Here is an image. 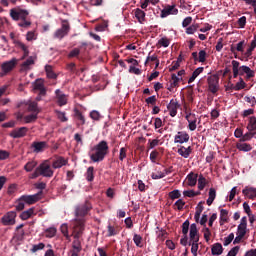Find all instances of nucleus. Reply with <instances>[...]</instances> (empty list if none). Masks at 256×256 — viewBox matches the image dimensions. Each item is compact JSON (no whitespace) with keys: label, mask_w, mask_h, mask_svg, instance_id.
Here are the masks:
<instances>
[{"label":"nucleus","mask_w":256,"mask_h":256,"mask_svg":"<svg viewBox=\"0 0 256 256\" xmlns=\"http://www.w3.org/2000/svg\"><path fill=\"white\" fill-rule=\"evenodd\" d=\"M189 243H199V230H197V224L192 223L190 225Z\"/></svg>","instance_id":"obj_16"},{"label":"nucleus","mask_w":256,"mask_h":256,"mask_svg":"<svg viewBox=\"0 0 256 256\" xmlns=\"http://www.w3.org/2000/svg\"><path fill=\"white\" fill-rule=\"evenodd\" d=\"M134 15H135L138 23H140V25H143V23H145V21H146L145 17L147 16V13H145L143 9L136 8L134 10Z\"/></svg>","instance_id":"obj_22"},{"label":"nucleus","mask_w":256,"mask_h":256,"mask_svg":"<svg viewBox=\"0 0 256 256\" xmlns=\"http://www.w3.org/2000/svg\"><path fill=\"white\" fill-rule=\"evenodd\" d=\"M35 215V207L29 208L28 210L23 211L20 214V219L22 221H27V219H31Z\"/></svg>","instance_id":"obj_27"},{"label":"nucleus","mask_w":256,"mask_h":256,"mask_svg":"<svg viewBox=\"0 0 256 256\" xmlns=\"http://www.w3.org/2000/svg\"><path fill=\"white\" fill-rule=\"evenodd\" d=\"M236 235H242L243 237H245V235H247V226L239 224L237 227Z\"/></svg>","instance_id":"obj_55"},{"label":"nucleus","mask_w":256,"mask_h":256,"mask_svg":"<svg viewBox=\"0 0 256 256\" xmlns=\"http://www.w3.org/2000/svg\"><path fill=\"white\" fill-rule=\"evenodd\" d=\"M69 31H71V25H69V21L62 20L61 28L57 29L54 33V39H63L69 35Z\"/></svg>","instance_id":"obj_4"},{"label":"nucleus","mask_w":256,"mask_h":256,"mask_svg":"<svg viewBox=\"0 0 256 256\" xmlns=\"http://www.w3.org/2000/svg\"><path fill=\"white\" fill-rule=\"evenodd\" d=\"M241 65L239 61L232 60V71H233V78L237 79V77H243V75H246V79H252V77H255V71H253L249 66L247 65Z\"/></svg>","instance_id":"obj_3"},{"label":"nucleus","mask_w":256,"mask_h":256,"mask_svg":"<svg viewBox=\"0 0 256 256\" xmlns=\"http://www.w3.org/2000/svg\"><path fill=\"white\" fill-rule=\"evenodd\" d=\"M242 193H243L244 197H247V199L253 200L256 197V188L255 187L246 186L242 190Z\"/></svg>","instance_id":"obj_23"},{"label":"nucleus","mask_w":256,"mask_h":256,"mask_svg":"<svg viewBox=\"0 0 256 256\" xmlns=\"http://www.w3.org/2000/svg\"><path fill=\"white\" fill-rule=\"evenodd\" d=\"M245 87H247V83H245V80L240 77L238 82L235 84V91H241V89H245Z\"/></svg>","instance_id":"obj_47"},{"label":"nucleus","mask_w":256,"mask_h":256,"mask_svg":"<svg viewBox=\"0 0 256 256\" xmlns=\"http://www.w3.org/2000/svg\"><path fill=\"white\" fill-rule=\"evenodd\" d=\"M67 71L71 73L72 75H77V65L74 62L68 63L66 65Z\"/></svg>","instance_id":"obj_49"},{"label":"nucleus","mask_w":256,"mask_h":256,"mask_svg":"<svg viewBox=\"0 0 256 256\" xmlns=\"http://www.w3.org/2000/svg\"><path fill=\"white\" fill-rule=\"evenodd\" d=\"M60 231L67 241H71V236L69 235V226H67V224H62L60 226Z\"/></svg>","instance_id":"obj_39"},{"label":"nucleus","mask_w":256,"mask_h":256,"mask_svg":"<svg viewBox=\"0 0 256 256\" xmlns=\"http://www.w3.org/2000/svg\"><path fill=\"white\" fill-rule=\"evenodd\" d=\"M179 81H183V78L177 76V74H171L170 85L167 88L168 91H173V89L179 85Z\"/></svg>","instance_id":"obj_24"},{"label":"nucleus","mask_w":256,"mask_h":256,"mask_svg":"<svg viewBox=\"0 0 256 256\" xmlns=\"http://www.w3.org/2000/svg\"><path fill=\"white\" fill-rule=\"evenodd\" d=\"M43 195V192L40 191L34 195H22L20 197V201H24L26 205H35L37 201H40L41 196Z\"/></svg>","instance_id":"obj_10"},{"label":"nucleus","mask_w":256,"mask_h":256,"mask_svg":"<svg viewBox=\"0 0 256 256\" xmlns=\"http://www.w3.org/2000/svg\"><path fill=\"white\" fill-rule=\"evenodd\" d=\"M35 167H37V162L29 161L26 163V165H24V170L26 173H31V171H33V169H35Z\"/></svg>","instance_id":"obj_44"},{"label":"nucleus","mask_w":256,"mask_h":256,"mask_svg":"<svg viewBox=\"0 0 256 256\" xmlns=\"http://www.w3.org/2000/svg\"><path fill=\"white\" fill-rule=\"evenodd\" d=\"M177 153L178 155H180V157H183V159H189L191 153H193V149L191 148V146H179Z\"/></svg>","instance_id":"obj_20"},{"label":"nucleus","mask_w":256,"mask_h":256,"mask_svg":"<svg viewBox=\"0 0 256 256\" xmlns=\"http://www.w3.org/2000/svg\"><path fill=\"white\" fill-rule=\"evenodd\" d=\"M84 177L88 183H93V181H95V167L89 166Z\"/></svg>","instance_id":"obj_25"},{"label":"nucleus","mask_w":256,"mask_h":256,"mask_svg":"<svg viewBox=\"0 0 256 256\" xmlns=\"http://www.w3.org/2000/svg\"><path fill=\"white\" fill-rule=\"evenodd\" d=\"M15 67H17V58H12L9 61L3 62L1 64L2 72L0 73V77H5V75H9V73H11V71H13Z\"/></svg>","instance_id":"obj_7"},{"label":"nucleus","mask_w":256,"mask_h":256,"mask_svg":"<svg viewBox=\"0 0 256 256\" xmlns=\"http://www.w3.org/2000/svg\"><path fill=\"white\" fill-rule=\"evenodd\" d=\"M184 197H197V195H201V192H195L194 190H185L183 192Z\"/></svg>","instance_id":"obj_61"},{"label":"nucleus","mask_w":256,"mask_h":256,"mask_svg":"<svg viewBox=\"0 0 256 256\" xmlns=\"http://www.w3.org/2000/svg\"><path fill=\"white\" fill-rule=\"evenodd\" d=\"M15 219H17V212L9 211L1 218V223L2 225H5V226L15 225L16 223Z\"/></svg>","instance_id":"obj_11"},{"label":"nucleus","mask_w":256,"mask_h":256,"mask_svg":"<svg viewBox=\"0 0 256 256\" xmlns=\"http://www.w3.org/2000/svg\"><path fill=\"white\" fill-rule=\"evenodd\" d=\"M233 239H235V234L230 233L227 237L224 238V247H228V245H231L233 243Z\"/></svg>","instance_id":"obj_53"},{"label":"nucleus","mask_w":256,"mask_h":256,"mask_svg":"<svg viewBox=\"0 0 256 256\" xmlns=\"http://www.w3.org/2000/svg\"><path fill=\"white\" fill-rule=\"evenodd\" d=\"M203 71H205V68L203 67L196 68L193 71L192 76L188 79V83H193V81H195Z\"/></svg>","instance_id":"obj_33"},{"label":"nucleus","mask_w":256,"mask_h":256,"mask_svg":"<svg viewBox=\"0 0 256 256\" xmlns=\"http://www.w3.org/2000/svg\"><path fill=\"white\" fill-rule=\"evenodd\" d=\"M34 91H39L40 95H47V88L45 87V82L43 79H36L33 83Z\"/></svg>","instance_id":"obj_19"},{"label":"nucleus","mask_w":256,"mask_h":256,"mask_svg":"<svg viewBox=\"0 0 256 256\" xmlns=\"http://www.w3.org/2000/svg\"><path fill=\"white\" fill-rule=\"evenodd\" d=\"M185 119L188 122L197 121V119H199V116H197L195 113H192V112H186Z\"/></svg>","instance_id":"obj_57"},{"label":"nucleus","mask_w":256,"mask_h":256,"mask_svg":"<svg viewBox=\"0 0 256 256\" xmlns=\"http://www.w3.org/2000/svg\"><path fill=\"white\" fill-rule=\"evenodd\" d=\"M45 73H46V77L48 79H57V74L55 73V71H53V66L46 65L45 66Z\"/></svg>","instance_id":"obj_34"},{"label":"nucleus","mask_w":256,"mask_h":256,"mask_svg":"<svg viewBox=\"0 0 256 256\" xmlns=\"http://www.w3.org/2000/svg\"><path fill=\"white\" fill-rule=\"evenodd\" d=\"M246 129L248 131H256V117L255 116H250L248 118V124Z\"/></svg>","instance_id":"obj_35"},{"label":"nucleus","mask_w":256,"mask_h":256,"mask_svg":"<svg viewBox=\"0 0 256 256\" xmlns=\"http://www.w3.org/2000/svg\"><path fill=\"white\" fill-rule=\"evenodd\" d=\"M90 209H93V206H91V203H89V201H86L76 206L75 215L77 217H85V215L89 213Z\"/></svg>","instance_id":"obj_9"},{"label":"nucleus","mask_w":256,"mask_h":256,"mask_svg":"<svg viewBox=\"0 0 256 256\" xmlns=\"http://www.w3.org/2000/svg\"><path fill=\"white\" fill-rule=\"evenodd\" d=\"M244 101L246 103H249L250 107H255V105H256V98H255V96H245L244 97Z\"/></svg>","instance_id":"obj_60"},{"label":"nucleus","mask_w":256,"mask_h":256,"mask_svg":"<svg viewBox=\"0 0 256 256\" xmlns=\"http://www.w3.org/2000/svg\"><path fill=\"white\" fill-rule=\"evenodd\" d=\"M39 117V114H29L24 116L23 121L24 123H35L37 121V118Z\"/></svg>","instance_id":"obj_40"},{"label":"nucleus","mask_w":256,"mask_h":256,"mask_svg":"<svg viewBox=\"0 0 256 256\" xmlns=\"http://www.w3.org/2000/svg\"><path fill=\"white\" fill-rule=\"evenodd\" d=\"M107 153H109V144L101 140L90 149L88 155L93 163H101L107 157Z\"/></svg>","instance_id":"obj_1"},{"label":"nucleus","mask_w":256,"mask_h":256,"mask_svg":"<svg viewBox=\"0 0 256 256\" xmlns=\"http://www.w3.org/2000/svg\"><path fill=\"white\" fill-rule=\"evenodd\" d=\"M36 171H38L39 175H41V177H46L48 179H50L51 177H53L54 175V171L53 169H51V165L45 161L43 163H41L37 168Z\"/></svg>","instance_id":"obj_5"},{"label":"nucleus","mask_w":256,"mask_h":256,"mask_svg":"<svg viewBox=\"0 0 256 256\" xmlns=\"http://www.w3.org/2000/svg\"><path fill=\"white\" fill-rule=\"evenodd\" d=\"M56 103L58 107H65L67 105L69 98L68 96L61 91V89L55 90Z\"/></svg>","instance_id":"obj_12"},{"label":"nucleus","mask_w":256,"mask_h":256,"mask_svg":"<svg viewBox=\"0 0 256 256\" xmlns=\"http://www.w3.org/2000/svg\"><path fill=\"white\" fill-rule=\"evenodd\" d=\"M181 107V104L177 101V99H171L167 104V110L169 111L170 117H177V111Z\"/></svg>","instance_id":"obj_15"},{"label":"nucleus","mask_w":256,"mask_h":256,"mask_svg":"<svg viewBox=\"0 0 256 256\" xmlns=\"http://www.w3.org/2000/svg\"><path fill=\"white\" fill-rule=\"evenodd\" d=\"M156 235L158 239H165L167 237V230L157 226L156 227Z\"/></svg>","instance_id":"obj_46"},{"label":"nucleus","mask_w":256,"mask_h":256,"mask_svg":"<svg viewBox=\"0 0 256 256\" xmlns=\"http://www.w3.org/2000/svg\"><path fill=\"white\" fill-rule=\"evenodd\" d=\"M31 65H35V57L29 56L21 65L22 71H29Z\"/></svg>","instance_id":"obj_26"},{"label":"nucleus","mask_w":256,"mask_h":256,"mask_svg":"<svg viewBox=\"0 0 256 256\" xmlns=\"http://www.w3.org/2000/svg\"><path fill=\"white\" fill-rule=\"evenodd\" d=\"M199 63H205L207 61V52L205 50H200L198 53Z\"/></svg>","instance_id":"obj_56"},{"label":"nucleus","mask_w":256,"mask_h":256,"mask_svg":"<svg viewBox=\"0 0 256 256\" xmlns=\"http://www.w3.org/2000/svg\"><path fill=\"white\" fill-rule=\"evenodd\" d=\"M74 116L79 120L78 125H85V116L79 109L74 108Z\"/></svg>","instance_id":"obj_36"},{"label":"nucleus","mask_w":256,"mask_h":256,"mask_svg":"<svg viewBox=\"0 0 256 256\" xmlns=\"http://www.w3.org/2000/svg\"><path fill=\"white\" fill-rule=\"evenodd\" d=\"M189 139V133H187L186 131H179L174 137V143H179L180 145H183V143H189Z\"/></svg>","instance_id":"obj_17"},{"label":"nucleus","mask_w":256,"mask_h":256,"mask_svg":"<svg viewBox=\"0 0 256 256\" xmlns=\"http://www.w3.org/2000/svg\"><path fill=\"white\" fill-rule=\"evenodd\" d=\"M207 185V179L203 177V174L199 175L198 178V189L199 191H203L205 189V186Z\"/></svg>","instance_id":"obj_45"},{"label":"nucleus","mask_w":256,"mask_h":256,"mask_svg":"<svg viewBox=\"0 0 256 256\" xmlns=\"http://www.w3.org/2000/svg\"><path fill=\"white\" fill-rule=\"evenodd\" d=\"M45 249V243L40 242L38 244H34L31 248L32 253H37V251H43Z\"/></svg>","instance_id":"obj_52"},{"label":"nucleus","mask_w":256,"mask_h":256,"mask_svg":"<svg viewBox=\"0 0 256 256\" xmlns=\"http://www.w3.org/2000/svg\"><path fill=\"white\" fill-rule=\"evenodd\" d=\"M14 241H23L25 239V230H15Z\"/></svg>","instance_id":"obj_42"},{"label":"nucleus","mask_w":256,"mask_h":256,"mask_svg":"<svg viewBox=\"0 0 256 256\" xmlns=\"http://www.w3.org/2000/svg\"><path fill=\"white\" fill-rule=\"evenodd\" d=\"M163 127V120L159 117L154 119V129H158L157 133H163V130L161 129Z\"/></svg>","instance_id":"obj_43"},{"label":"nucleus","mask_w":256,"mask_h":256,"mask_svg":"<svg viewBox=\"0 0 256 256\" xmlns=\"http://www.w3.org/2000/svg\"><path fill=\"white\" fill-rule=\"evenodd\" d=\"M179 13V9L175 4L165 6L160 13L161 19H165V17H169V15H177Z\"/></svg>","instance_id":"obj_13"},{"label":"nucleus","mask_w":256,"mask_h":256,"mask_svg":"<svg viewBox=\"0 0 256 256\" xmlns=\"http://www.w3.org/2000/svg\"><path fill=\"white\" fill-rule=\"evenodd\" d=\"M158 45H161V47H169L171 45V42L168 40L167 37H162L160 40H158Z\"/></svg>","instance_id":"obj_64"},{"label":"nucleus","mask_w":256,"mask_h":256,"mask_svg":"<svg viewBox=\"0 0 256 256\" xmlns=\"http://www.w3.org/2000/svg\"><path fill=\"white\" fill-rule=\"evenodd\" d=\"M69 163V160L65 159L63 156H58L52 163L53 169H61V167H65Z\"/></svg>","instance_id":"obj_21"},{"label":"nucleus","mask_w":256,"mask_h":256,"mask_svg":"<svg viewBox=\"0 0 256 256\" xmlns=\"http://www.w3.org/2000/svg\"><path fill=\"white\" fill-rule=\"evenodd\" d=\"M57 235V228L55 227H49L45 230V237L47 239H53Z\"/></svg>","instance_id":"obj_38"},{"label":"nucleus","mask_w":256,"mask_h":256,"mask_svg":"<svg viewBox=\"0 0 256 256\" xmlns=\"http://www.w3.org/2000/svg\"><path fill=\"white\" fill-rule=\"evenodd\" d=\"M168 197L172 199V201H175V199H180L181 198V191L180 190H172L171 192L168 193Z\"/></svg>","instance_id":"obj_48"},{"label":"nucleus","mask_w":256,"mask_h":256,"mask_svg":"<svg viewBox=\"0 0 256 256\" xmlns=\"http://www.w3.org/2000/svg\"><path fill=\"white\" fill-rule=\"evenodd\" d=\"M189 225H191L189 220H185L183 222V224H182V234L183 235H187L189 233Z\"/></svg>","instance_id":"obj_63"},{"label":"nucleus","mask_w":256,"mask_h":256,"mask_svg":"<svg viewBox=\"0 0 256 256\" xmlns=\"http://www.w3.org/2000/svg\"><path fill=\"white\" fill-rule=\"evenodd\" d=\"M23 105H25V107H27V111L29 113H32L34 115H39V113H41V109H39V104L37 103V101L18 102L17 108L21 109V107Z\"/></svg>","instance_id":"obj_6"},{"label":"nucleus","mask_w":256,"mask_h":256,"mask_svg":"<svg viewBox=\"0 0 256 256\" xmlns=\"http://www.w3.org/2000/svg\"><path fill=\"white\" fill-rule=\"evenodd\" d=\"M27 133H29V128L22 126L12 130L9 135L12 139H22V137L27 135Z\"/></svg>","instance_id":"obj_14"},{"label":"nucleus","mask_w":256,"mask_h":256,"mask_svg":"<svg viewBox=\"0 0 256 256\" xmlns=\"http://www.w3.org/2000/svg\"><path fill=\"white\" fill-rule=\"evenodd\" d=\"M256 135V132L248 131L246 134H243V141H251Z\"/></svg>","instance_id":"obj_59"},{"label":"nucleus","mask_w":256,"mask_h":256,"mask_svg":"<svg viewBox=\"0 0 256 256\" xmlns=\"http://www.w3.org/2000/svg\"><path fill=\"white\" fill-rule=\"evenodd\" d=\"M90 118L93 120V121H100L101 119V113H99V111L97 110H92L90 112Z\"/></svg>","instance_id":"obj_58"},{"label":"nucleus","mask_w":256,"mask_h":256,"mask_svg":"<svg viewBox=\"0 0 256 256\" xmlns=\"http://www.w3.org/2000/svg\"><path fill=\"white\" fill-rule=\"evenodd\" d=\"M216 197H217V190H215V188H210L208 193V199L206 200V203L209 207L213 205V201H215Z\"/></svg>","instance_id":"obj_29"},{"label":"nucleus","mask_w":256,"mask_h":256,"mask_svg":"<svg viewBox=\"0 0 256 256\" xmlns=\"http://www.w3.org/2000/svg\"><path fill=\"white\" fill-rule=\"evenodd\" d=\"M229 221V211L227 209L220 210V225H225Z\"/></svg>","instance_id":"obj_32"},{"label":"nucleus","mask_w":256,"mask_h":256,"mask_svg":"<svg viewBox=\"0 0 256 256\" xmlns=\"http://www.w3.org/2000/svg\"><path fill=\"white\" fill-rule=\"evenodd\" d=\"M9 157H11V153H9V151L0 149V161H6Z\"/></svg>","instance_id":"obj_62"},{"label":"nucleus","mask_w":256,"mask_h":256,"mask_svg":"<svg viewBox=\"0 0 256 256\" xmlns=\"http://www.w3.org/2000/svg\"><path fill=\"white\" fill-rule=\"evenodd\" d=\"M10 17L13 21H20L18 26L22 27V29H29L31 27V20L28 19L29 10L12 8L10 10Z\"/></svg>","instance_id":"obj_2"},{"label":"nucleus","mask_w":256,"mask_h":256,"mask_svg":"<svg viewBox=\"0 0 256 256\" xmlns=\"http://www.w3.org/2000/svg\"><path fill=\"white\" fill-rule=\"evenodd\" d=\"M256 48V36H254L253 40L250 43L249 48L246 50V52L244 53V57H251L253 55V51H255Z\"/></svg>","instance_id":"obj_31"},{"label":"nucleus","mask_w":256,"mask_h":256,"mask_svg":"<svg viewBox=\"0 0 256 256\" xmlns=\"http://www.w3.org/2000/svg\"><path fill=\"white\" fill-rule=\"evenodd\" d=\"M238 151H243L244 153H249V151H251V149H253V147L251 146V144H247V143H238L236 145Z\"/></svg>","instance_id":"obj_37"},{"label":"nucleus","mask_w":256,"mask_h":256,"mask_svg":"<svg viewBox=\"0 0 256 256\" xmlns=\"http://www.w3.org/2000/svg\"><path fill=\"white\" fill-rule=\"evenodd\" d=\"M212 255H223V245L221 243H215L211 248Z\"/></svg>","instance_id":"obj_30"},{"label":"nucleus","mask_w":256,"mask_h":256,"mask_svg":"<svg viewBox=\"0 0 256 256\" xmlns=\"http://www.w3.org/2000/svg\"><path fill=\"white\" fill-rule=\"evenodd\" d=\"M189 246L191 247L192 255L197 256V252L199 251V242L189 243Z\"/></svg>","instance_id":"obj_54"},{"label":"nucleus","mask_w":256,"mask_h":256,"mask_svg":"<svg viewBox=\"0 0 256 256\" xmlns=\"http://www.w3.org/2000/svg\"><path fill=\"white\" fill-rule=\"evenodd\" d=\"M107 229H108L107 237H115V235H118L119 233V231H117L115 226H112L111 224L107 226Z\"/></svg>","instance_id":"obj_50"},{"label":"nucleus","mask_w":256,"mask_h":256,"mask_svg":"<svg viewBox=\"0 0 256 256\" xmlns=\"http://www.w3.org/2000/svg\"><path fill=\"white\" fill-rule=\"evenodd\" d=\"M48 145L45 141H34L31 144V149H33V153H43L45 149H47Z\"/></svg>","instance_id":"obj_18"},{"label":"nucleus","mask_w":256,"mask_h":256,"mask_svg":"<svg viewBox=\"0 0 256 256\" xmlns=\"http://www.w3.org/2000/svg\"><path fill=\"white\" fill-rule=\"evenodd\" d=\"M133 242L135 243L136 247L143 249V237L139 234L133 235Z\"/></svg>","instance_id":"obj_41"},{"label":"nucleus","mask_w":256,"mask_h":256,"mask_svg":"<svg viewBox=\"0 0 256 256\" xmlns=\"http://www.w3.org/2000/svg\"><path fill=\"white\" fill-rule=\"evenodd\" d=\"M208 89L213 95L219 91V76L213 74L207 78Z\"/></svg>","instance_id":"obj_8"},{"label":"nucleus","mask_w":256,"mask_h":256,"mask_svg":"<svg viewBox=\"0 0 256 256\" xmlns=\"http://www.w3.org/2000/svg\"><path fill=\"white\" fill-rule=\"evenodd\" d=\"M55 113H56L59 121H61V123H65V122L69 121V118H67L65 112H61L59 110H55Z\"/></svg>","instance_id":"obj_51"},{"label":"nucleus","mask_w":256,"mask_h":256,"mask_svg":"<svg viewBox=\"0 0 256 256\" xmlns=\"http://www.w3.org/2000/svg\"><path fill=\"white\" fill-rule=\"evenodd\" d=\"M197 177H199V175L194 172H190L186 176L189 187H195V185H197Z\"/></svg>","instance_id":"obj_28"}]
</instances>
